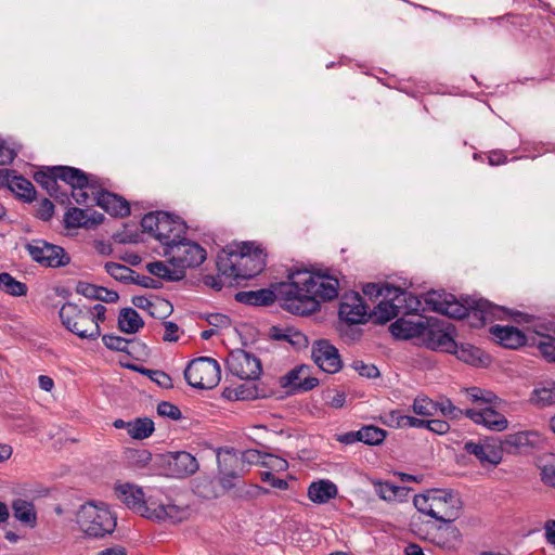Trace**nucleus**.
<instances>
[{
  "label": "nucleus",
  "instance_id": "obj_1",
  "mask_svg": "<svg viewBox=\"0 0 555 555\" xmlns=\"http://www.w3.org/2000/svg\"><path fill=\"white\" fill-rule=\"evenodd\" d=\"M338 287V280L332 275L297 270L288 274V281L274 284L272 289L240 292L236 300L251 306H269L279 300L285 310L305 315L315 312L321 301L336 298Z\"/></svg>",
  "mask_w": 555,
  "mask_h": 555
},
{
  "label": "nucleus",
  "instance_id": "obj_2",
  "mask_svg": "<svg viewBox=\"0 0 555 555\" xmlns=\"http://www.w3.org/2000/svg\"><path fill=\"white\" fill-rule=\"evenodd\" d=\"M398 296L399 298L395 300L402 306L400 313L404 314H413L427 309L450 318L462 319L474 313L475 317H479L482 323L489 322L492 319H503L507 314L504 307L493 305L487 299L475 300L472 306L466 307L451 294L429 292L424 298L425 306H423L422 300L417 296L400 287Z\"/></svg>",
  "mask_w": 555,
  "mask_h": 555
},
{
  "label": "nucleus",
  "instance_id": "obj_3",
  "mask_svg": "<svg viewBox=\"0 0 555 555\" xmlns=\"http://www.w3.org/2000/svg\"><path fill=\"white\" fill-rule=\"evenodd\" d=\"M218 271L221 275L238 283L258 275L266 267L263 249L253 242H244L234 249L223 250L218 255Z\"/></svg>",
  "mask_w": 555,
  "mask_h": 555
},
{
  "label": "nucleus",
  "instance_id": "obj_4",
  "mask_svg": "<svg viewBox=\"0 0 555 555\" xmlns=\"http://www.w3.org/2000/svg\"><path fill=\"white\" fill-rule=\"evenodd\" d=\"M116 496L139 516L150 520H165L166 518L183 520L190 515L188 511L171 503H158L153 499H144L141 487L130 483H116L114 487Z\"/></svg>",
  "mask_w": 555,
  "mask_h": 555
},
{
  "label": "nucleus",
  "instance_id": "obj_5",
  "mask_svg": "<svg viewBox=\"0 0 555 555\" xmlns=\"http://www.w3.org/2000/svg\"><path fill=\"white\" fill-rule=\"evenodd\" d=\"M413 504L421 514L435 520H456L462 508L460 496L447 489H430L416 494Z\"/></svg>",
  "mask_w": 555,
  "mask_h": 555
},
{
  "label": "nucleus",
  "instance_id": "obj_6",
  "mask_svg": "<svg viewBox=\"0 0 555 555\" xmlns=\"http://www.w3.org/2000/svg\"><path fill=\"white\" fill-rule=\"evenodd\" d=\"M144 232L152 234L163 246H171L186 233V225L179 217L165 211L146 214L141 220Z\"/></svg>",
  "mask_w": 555,
  "mask_h": 555
},
{
  "label": "nucleus",
  "instance_id": "obj_7",
  "mask_svg": "<svg viewBox=\"0 0 555 555\" xmlns=\"http://www.w3.org/2000/svg\"><path fill=\"white\" fill-rule=\"evenodd\" d=\"M62 324L73 334L82 339H96L101 335L100 325L93 322L92 313L88 307L66 302L60 309Z\"/></svg>",
  "mask_w": 555,
  "mask_h": 555
},
{
  "label": "nucleus",
  "instance_id": "obj_8",
  "mask_svg": "<svg viewBox=\"0 0 555 555\" xmlns=\"http://www.w3.org/2000/svg\"><path fill=\"white\" fill-rule=\"evenodd\" d=\"M184 377L193 388L211 389L221 378L219 363L208 357L192 360L184 370Z\"/></svg>",
  "mask_w": 555,
  "mask_h": 555
},
{
  "label": "nucleus",
  "instance_id": "obj_9",
  "mask_svg": "<svg viewBox=\"0 0 555 555\" xmlns=\"http://www.w3.org/2000/svg\"><path fill=\"white\" fill-rule=\"evenodd\" d=\"M164 256L168 258L171 267H177L184 272L186 268L202 264L206 259V250L197 243L182 236L178 242L165 248Z\"/></svg>",
  "mask_w": 555,
  "mask_h": 555
},
{
  "label": "nucleus",
  "instance_id": "obj_10",
  "mask_svg": "<svg viewBox=\"0 0 555 555\" xmlns=\"http://www.w3.org/2000/svg\"><path fill=\"white\" fill-rule=\"evenodd\" d=\"M31 259L41 266L49 268L65 267L70 257L64 248L50 244L43 240H33L25 245Z\"/></svg>",
  "mask_w": 555,
  "mask_h": 555
},
{
  "label": "nucleus",
  "instance_id": "obj_11",
  "mask_svg": "<svg viewBox=\"0 0 555 555\" xmlns=\"http://www.w3.org/2000/svg\"><path fill=\"white\" fill-rule=\"evenodd\" d=\"M158 464L166 476L172 478H185L198 470V462L186 451L167 452L158 455Z\"/></svg>",
  "mask_w": 555,
  "mask_h": 555
},
{
  "label": "nucleus",
  "instance_id": "obj_12",
  "mask_svg": "<svg viewBox=\"0 0 555 555\" xmlns=\"http://www.w3.org/2000/svg\"><path fill=\"white\" fill-rule=\"evenodd\" d=\"M227 367L232 375L249 380L259 378L262 372L260 360L242 349H236L229 353Z\"/></svg>",
  "mask_w": 555,
  "mask_h": 555
},
{
  "label": "nucleus",
  "instance_id": "obj_13",
  "mask_svg": "<svg viewBox=\"0 0 555 555\" xmlns=\"http://www.w3.org/2000/svg\"><path fill=\"white\" fill-rule=\"evenodd\" d=\"M238 455L231 450L218 452L219 482L223 490L236 487L242 478Z\"/></svg>",
  "mask_w": 555,
  "mask_h": 555
},
{
  "label": "nucleus",
  "instance_id": "obj_14",
  "mask_svg": "<svg viewBox=\"0 0 555 555\" xmlns=\"http://www.w3.org/2000/svg\"><path fill=\"white\" fill-rule=\"evenodd\" d=\"M311 356L314 363L325 373H337L343 366L337 348L327 340L315 341L312 346Z\"/></svg>",
  "mask_w": 555,
  "mask_h": 555
},
{
  "label": "nucleus",
  "instance_id": "obj_15",
  "mask_svg": "<svg viewBox=\"0 0 555 555\" xmlns=\"http://www.w3.org/2000/svg\"><path fill=\"white\" fill-rule=\"evenodd\" d=\"M339 317L350 324H360L366 321L367 307L358 293L346 294L340 302Z\"/></svg>",
  "mask_w": 555,
  "mask_h": 555
},
{
  "label": "nucleus",
  "instance_id": "obj_16",
  "mask_svg": "<svg viewBox=\"0 0 555 555\" xmlns=\"http://www.w3.org/2000/svg\"><path fill=\"white\" fill-rule=\"evenodd\" d=\"M466 417L475 424L482 425L487 429L494 431H503L508 425L506 417L491 406L466 409Z\"/></svg>",
  "mask_w": 555,
  "mask_h": 555
},
{
  "label": "nucleus",
  "instance_id": "obj_17",
  "mask_svg": "<svg viewBox=\"0 0 555 555\" xmlns=\"http://www.w3.org/2000/svg\"><path fill=\"white\" fill-rule=\"evenodd\" d=\"M464 450L474 455L482 466H495L501 463L503 453L502 448L490 442L467 441Z\"/></svg>",
  "mask_w": 555,
  "mask_h": 555
},
{
  "label": "nucleus",
  "instance_id": "obj_18",
  "mask_svg": "<svg viewBox=\"0 0 555 555\" xmlns=\"http://www.w3.org/2000/svg\"><path fill=\"white\" fill-rule=\"evenodd\" d=\"M430 540L442 547H455L461 543V532L454 522H427Z\"/></svg>",
  "mask_w": 555,
  "mask_h": 555
},
{
  "label": "nucleus",
  "instance_id": "obj_19",
  "mask_svg": "<svg viewBox=\"0 0 555 555\" xmlns=\"http://www.w3.org/2000/svg\"><path fill=\"white\" fill-rule=\"evenodd\" d=\"M426 346L431 350H440L446 352H453L456 341L450 333V327H438L426 324L425 333L423 334Z\"/></svg>",
  "mask_w": 555,
  "mask_h": 555
},
{
  "label": "nucleus",
  "instance_id": "obj_20",
  "mask_svg": "<svg viewBox=\"0 0 555 555\" xmlns=\"http://www.w3.org/2000/svg\"><path fill=\"white\" fill-rule=\"evenodd\" d=\"M104 216L101 212L78 207L69 208L64 216V224L67 229H91L102 223Z\"/></svg>",
  "mask_w": 555,
  "mask_h": 555
},
{
  "label": "nucleus",
  "instance_id": "obj_21",
  "mask_svg": "<svg viewBox=\"0 0 555 555\" xmlns=\"http://www.w3.org/2000/svg\"><path fill=\"white\" fill-rule=\"evenodd\" d=\"M0 180L2 184H7L8 188L20 198L25 202H33L35 199L36 191L33 183L15 173L13 170L0 169Z\"/></svg>",
  "mask_w": 555,
  "mask_h": 555
},
{
  "label": "nucleus",
  "instance_id": "obj_22",
  "mask_svg": "<svg viewBox=\"0 0 555 555\" xmlns=\"http://www.w3.org/2000/svg\"><path fill=\"white\" fill-rule=\"evenodd\" d=\"M284 387L298 391H308L318 386L319 380L310 375V366L299 365L289 371L283 378Z\"/></svg>",
  "mask_w": 555,
  "mask_h": 555
},
{
  "label": "nucleus",
  "instance_id": "obj_23",
  "mask_svg": "<svg viewBox=\"0 0 555 555\" xmlns=\"http://www.w3.org/2000/svg\"><path fill=\"white\" fill-rule=\"evenodd\" d=\"M490 333L505 348L516 349L526 344L525 334L515 326L494 325L490 327Z\"/></svg>",
  "mask_w": 555,
  "mask_h": 555
},
{
  "label": "nucleus",
  "instance_id": "obj_24",
  "mask_svg": "<svg viewBox=\"0 0 555 555\" xmlns=\"http://www.w3.org/2000/svg\"><path fill=\"white\" fill-rule=\"evenodd\" d=\"M95 204L116 217H126L130 214L128 202L111 192H98L95 196Z\"/></svg>",
  "mask_w": 555,
  "mask_h": 555
},
{
  "label": "nucleus",
  "instance_id": "obj_25",
  "mask_svg": "<svg viewBox=\"0 0 555 555\" xmlns=\"http://www.w3.org/2000/svg\"><path fill=\"white\" fill-rule=\"evenodd\" d=\"M78 520H117L118 515L106 503L82 504L76 514Z\"/></svg>",
  "mask_w": 555,
  "mask_h": 555
},
{
  "label": "nucleus",
  "instance_id": "obj_26",
  "mask_svg": "<svg viewBox=\"0 0 555 555\" xmlns=\"http://www.w3.org/2000/svg\"><path fill=\"white\" fill-rule=\"evenodd\" d=\"M529 402L539 409L555 405V382L544 380L538 383L530 393Z\"/></svg>",
  "mask_w": 555,
  "mask_h": 555
},
{
  "label": "nucleus",
  "instance_id": "obj_27",
  "mask_svg": "<svg viewBox=\"0 0 555 555\" xmlns=\"http://www.w3.org/2000/svg\"><path fill=\"white\" fill-rule=\"evenodd\" d=\"M426 323L423 321L414 322L400 318L390 325L391 334L397 338L409 339L412 337L423 336Z\"/></svg>",
  "mask_w": 555,
  "mask_h": 555
},
{
  "label": "nucleus",
  "instance_id": "obj_28",
  "mask_svg": "<svg viewBox=\"0 0 555 555\" xmlns=\"http://www.w3.org/2000/svg\"><path fill=\"white\" fill-rule=\"evenodd\" d=\"M337 493V486L328 479L314 481L308 488L309 499L319 504L328 502L331 499L335 498Z\"/></svg>",
  "mask_w": 555,
  "mask_h": 555
},
{
  "label": "nucleus",
  "instance_id": "obj_29",
  "mask_svg": "<svg viewBox=\"0 0 555 555\" xmlns=\"http://www.w3.org/2000/svg\"><path fill=\"white\" fill-rule=\"evenodd\" d=\"M373 485L376 494L382 500L389 502L404 501L408 498L411 490L408 487L395 486L388 481H376Z\"/></svg>",
  "mask_w": 555,
  "mask_h": 555
},
{
  "label": "nucleus",
  "instance_id": "obj_30",
  "mask_svg": "<svg viewBox=\"0 0 555 555\" xmlns=\"http://www.w3.org/2000/svg\"><path fill=\"white\" fill-rule=\"evenodd\" d=\"M270 336L275 340L287 341L291 346L298 350L308 346L307 336L292 327L279 328L274 326L271 328Z\"/></svg>",
  "mask_w": 555,
  "mask_h": 555
},
{
  "label": "nucleus",
  "instance_id": "obj_31",
  "mask_svg": "<svg viewBox=\"0 0 555 555\" xmlns=\"http://www.w3.org/2000/svg\"><path fill=\"white\" fill-rule=\"evenodd\" d=\"M82 538L90 540L103 539L115 532L117 522H77Z\"/></svg>",
  "mask_w": 555,
  "mask_h": 555
},
{
  "label": "nucleus",
  "instance_id": "obj_32",
  "mask_svg": "<svg viewBox=\"0 0 555 555\" xmlns=\"http://www.w3.org/2000/svg\"><path fill=\"white\" fill-rule=\"evenodd\" d=\"M144 326V321L133 308H124L118 315V327L127 334H135Z\"/></svg>",
  "mask_w": 555,
  "mask_h": 555
},
{
  "label": "nucleus",
  "instance_id": "obj_33",
  "mask_svg": "<svg viewBox=\"0 0 555 555\" xmlns=\"http://www.w3.org/2000/svg\"><path fill=\"white\" fill-rule=\"evenodd\" d=\"M452 353H454L459 360L472 365H482L486 364L488 360V357L485 356L481 349L468 344H462L460 346L455 344Z\"/></svg>",
  "mask_w": 555,
  "mask_h": 555
},
{
  "label": "nucleus",
  "instance_id": "obj_34",
  "mask_svg": "<svg viewBox=\"0 0 555 555\" xmlns=\"http://www.w3.org/2000/svg\"><path fill=\"white\" fill-rule=\"evenodd\" d=\"M540 477L544 485L555 488V454L544 453L537 459Z\"/></svg>",
  "mask_w": 555,
  "mask_h": 555
},
{
  "label": "nucleus",
  "instance_id": "obj_35",
  "mask_svg": "<svg viewBox=\"0 0 555 555\" xmlns=\"http://www.w3.org/2000/svg\"><path fill=\"white\" fill-rule=\"evenodd\" d=\"M147 271L167 281H178L184 278V272L177 267H169L163 261H154L146 264Z\"/></svg>",
  "mask_w": 555,
  "mask_h": 555
},
{
  "label": "nucleus",
  "instance_id": "obj_36",
  "mask_svg": "<svg viewBox=\"0 0 555 555\" xmlns=\"http://www.w3.org/2000/svg\"><path fill=\"white\" fill-rule=\"evenodd\" d=\"M402 306L397 300H382L373 310V318L378 323H386L400 313Z\"/></svg>",
  "mask_w": 555,
  "mask_h": 555
},
{
  "label": "nucleus",
  "instance_id": "obj_37",
  "mask_svg": "<svg viewBox=\"0 0 555 555\" xmlns=\"http://www.w3.org/2000/svg\"><path fill=\"white\" fill-rule=\"evenodd\" d=\"M363 294L370 298L384 297L385 299L399 298V287L389 284L367 283L362 288Z\"/></svg>",
  "mask_w": 555,
  "mask_h": 555
},
{
  "label": "nucleus",
  "instance_id": "obj_38",
  "mask_svg": "<svg viewBox=\"0 0 555 555\" xmlns=\"http://www.w3.org/2000/svg\"><path fill=\"white\" fill-rule=\"evenodd\" d=\"M11 507L16 520H36L37 512L31 501L17 498L12 501Z\"/></svg>",
  "mask_w": 555,
  "mask_h": 555
},
{
  "label": "nucleus",
  "instance_id": "obj_39",
  "mask_svg": "<svg viewBox=\"0 0 555 555\" xmlns=\"http://www.w3.org/2000/svg\"><path fill=\"white\" fill-rule=\"evenodd\" d=\"M154 431V423L147 417H139L129 425V436L137 440L149 438Z\"/></svg>",
  "mask_w": 555,
  "mask_h": 555
},
{
  "label": "nucleus",
  "instance_id": "obj_40",
  "mask_svg": "<svg viewBox=\"0 0 555 555\" xmlns=\"http://www.w3.org/2000/svg\"><path fill=\"white\" fill-rule=\"evenodd\" d=\"M359 436L361 442L369 446H378L385 440L387 431L377 426L367 425L359 429Z\"/></svg>",
  "mask_w": 555,
  "mask_h": 555
},
{
  "label": "nucleus",
  "instance_id": "obj_41",
  "mask_svg": "<svg viewBox=\"0 0 555 555\" xmlns=\"http://www.w3.org/2000/svg\"><path fill=\"white\" fill-rule=\"evenodd\" d=\"M0 288L12 296H23L27 293L26 284L15 280L7 272L0 273Z\"/></svg>",
  "mask_w": 555,
  "mask_h": 555
},
{
  "label": "nucleus",
  "instance_id": "obj_42",
  "mask_svg": "<svg viewBox=\"0 0 555 555\" xmlns=\"http://www.w3.org/2000/svg\"><path fill=\"white\" fill-rule=\"evenodd\" d=\"M105 270L116 281L124 283L134 282V271L125 264L117 262H107L105 264Z\"/></svg>",
  "mask_w": 555,
  "mask_h": 555
},
{
  "label": "nucleus",
  "instance_id": "obj_43",
  "mask_svg": "<svg viewBox=\"0 0 555 555\" xmlns=\"http://www.w3.org/2000/svg\"><path fill=\"white\" fill-rule=\"evenodd\" d=\"M34 179L37 183L42 185L51 196H56L59 177L55 176L54 167L49 168L48 171L36 172Z\"/></svg>",
  "mask_w": 555,
  "mask_h": 555
},
{
  "label": "nucleus",
  "instance_id": "obj_44",
  "mask_svg": "<svg viewBox=\"0 0 555 555\" xmlns=\"http://www.w3.org/2000/svg\"><path fill=\"white\" fill-rule=\"evenodd\" d=\"M224 396L235 400H253L258 397V390L255 385H240L235 388H225Z\"/></svg>",
  "mask_w": 555,
  "mask_h": 555
},
{
  "label": "nucleus",
  "instance_id": "obj_45",
  "mask_svg": "<svg viewBox=\"0 0 555 555\" xmlns=\"http://www.w3.org/2000/svg\"><path fill=\"white\" fill-rule=\"evenodd\" d=\"M438 411L449 420H461L463 416H466V410L454 405L448 398H441L436 401V413Z\"/></svg>",
  "mask_w": 555,
  "mask_h": 555
},
{
  "label": "nucleus",
  "instance_id": "obj_46",
  "mask_svg": "<svg viewBox=\"0 0 555 555\" xmlns=\"http://www.w3.org/2000/svg\"><path fill=\"white\" fill-rule=\"evenodd\" d=\"M412 411L420 416H434L436 414V401L426 396H417L412 403Z\"/></svg>",
  "mask_w": 555,
  "mask_h": 555
},
{
  "label": "nucleus",
  "instance_id": "obj_47",
  "mask_svg": "<svg viewBox=\"0 0 555 555\" xmlns=\"http://www.w3.org/2000/svg\"><path fill=\"white\" fill-rule=\"evenodd\" d=\"M466 393L472 402L479 403L480 406L493 404L498 400V397L492 391L485 390L478 387L467 388Z\"/></svg>",
  "mask_w": 555,
  "mask_h": 555
},
{
  "label": "nucleus",
  "instance_id": "obj_48",
  "mask_svg": "<svg viewBox=\"0 0 555 555\" xmlns=\"http://www.w3.org/2000/svg\"><path fill=\"white\" fill-rule=\"evenodd\" d=\"M405 420L406 415L399 410H391L379 416L380 423L390 428H405Z\"/></svg>",
  "mask_w": 555,
  "mask_h": 555
},
{
  "label": "nucleus",
  "instance_id": "obj_49",
  "mask_svg": "<svg viewBox=\"0 0 555 555\" xmlns=\"http://www.w3.org/2000/svg\"><path fill=\"white\" fill-rule=\"evenodd\" d=\"M127 459L130 465L134 467H145L152 460V454L145 449H132L127 452Z\"/></svg>",
  "mask_w": 555,
  "mask_h": 555
},
{
  "label": "nucleus",
  "instance_id": "obj_50",
  "mask_svg": "<svg viewBox=\"0 0 555 555\" xmlns=\"http://www.w3.org/2000/svg\"><path fill=\"white\" fill-rule=\"evenodd\" d=\"M103 344L111 350L128 352V346L130 340L116 336V335H103Z\"/></svg>",
  "mask_w": 555,
  "mask_h": 555
},
{
  "label": "nucleus",
  "instance_id": "obj_51",
  "mask_svg": "<svg viewBox=\"0 0 555 555\" xmlns=\"http://www.w3.org/2000/svg\"><path fill=\"white\" fill-rule=\"evenodd\" d=\"M261 465L275 472H284L288 468L286 460L272 454H263Z\"/></svg>",
  "mask_w": 555,
  "mask_h": 555
},
{
  "label": "nucleus",
  "instance_id": "obj_52",
  "mask_svg": "<svg viewBox=\"0 0 555 555\" xmlns=\"http://www.w3.org/2000/svg\"><path fill=\"white\" fill-rule=\"evenodd\" d=\"M98 192L95 181L92 180V188L74 189L72 190V196L77 204L82 205L88 203L90 194L95 197Z\"/></svg>",
  "mask_w": 555,
  "mask_h": 555
},
{
  "label": "nucleus",
  "instance_id": "obj_53",
  "mask_svg": "<svg viewBox=\"0 0 555 555\" xmlns=\"http://www.w3.org/2000/svg\"><path fill=\"white\" fill-rule=\"evenodd\" d=\"M100 287L101 286H96L94 284L80 281L77 283L75 291L77 294H79L86 298L96 299L100 296L99 295V292H101Z\"/></svg>",
  "mask_w": 555,
  "mask_h": 555
},
{
  "label": "nucleus",
  "instance_id": "obj_54",
  "mask_svg": "<svg viewBox=\"0 0 555 555\" xmlns=\"http://www.w3.org/2000/svg\"><path fill=\"white\" fill-rule=\"evenodd\" d=\"M157 413L160 416H166L173 421L180 420L182 416L180 409L177 405L167 401H163L158 404Z\"/></svg>",
  "mask_w": 555,
  "mask_h": 555
},
{
  "label": "nucleus",
  "instance_id": "obj_55",
  "mask_svg": "<svg viewBox=\"0 0 555 555\" xmlns=\"http://www.w3.org/2000/svg\"><path fill=\"white\" fill-rule=\"evenodd\" d=\"M37 522H21V526L18 528H16L15 531H12V530H8L5 532V539L9 540L10 542H17L20 539H25L26 538V529L29 528V529H34L35 526H36Z\"/></svg>",
  "mask_w": 555,
  "mask_h": 555
},
{
  "label": "nucleus",
  "instance_id": "obj_56",
  "mask_svg": "<svg viewBox=\"0 0 555 555\" xmlns=\"http://www.w3.org/2000/svg\"><path fill=\"white\" fill-rule=\"evenodd\" d=\"M53 214H54L53 203L48 198L41 199L38 204L36 216L43 221H48L52 218Z\"/></svg>",
  "mask_w": 555,
  "mask_h": 555
},
{
  "label": "nucleus",
  "instance_id": "obj_57",
  "mask_svg": "<svg viewBox=\"0 0 555 555\" xmlns=\"http://www.w3.org/2000/svg\"><path fill=\"white\" fill-rule=\"evenodd\" d=\"M352 366L361 376L367 378L377 377L379 374L378 369L374 364H367L363 361H354Z\"/></svg>",
  "mask_w": 555,
  "mask_h": 555
},
{
  "label": "nucleus",
  "instance_id": "obj_58",
  "mask_svg": "<svg viewBox=\"0 0 555 555\" xmlns=\"http://www.w3.org/2000/svg\"><path fill=\"white\" fill-rule=\"evenodd\" d=\"M93 178L88 176L86 172L77 168V175L73 176V180L70 182L72 190L81 189V188H92Z\"/></svg>",
  "mask_w": 555,
  "mask_h": 555
},
{
  "label": "nucleus",
  "instance_id": "obj_59",
  "mask_svg": "<svg viewBox=\"0 0 555 555\" xmlns=\"http://www.w3.org/2000/svg\"><path fill=\"white\" fill-rule=\"evenodd\" d=\"M172 306L168 300L165 299H156L154 301V307L150 311L152 315L159 314V317L165 318L172 312Z\"/></svg>",
  "mask_w": 555,
  "mask_h": 555
},
{
  "label": "nucleus",
  "instance_id": "obj_60",
  "mask_svg": "<svg viewBox=\"0 0 555 555\" xmlns=\"http://www.w3.org/2000/svg\"><path fill=\"white\" fill-rule=\"evenodd\" d=\"M150 378L163 388H170L172 380L168 374L163 371H146Z\"/></svg>",
  "mask_w": 555,
  "mask_h": 555
},
{
  "label": "nucleus",
  "instance_id": "obj_61",
  "mask_svg": "<svg viewBox=\"0 0 555 555\" xmlns=\"http://www.w3.org/2000/svg\"><path fill=\"white\" fill-rule=\"evenodd\" d=\"M16 152L8 146L5 140L0 137V165H8L14 160Z\"/></svg>",
  "mask_w": 555,
  "mask_h": 555
},
{
  "label": "nucleus",
  "instance_id": "obj_62",
  "mask_svg": "<svg viewBox=\"0 0 555 555\" xmlns=\"http://www.w3.org/2000/svg\"><path fill=\"white\" fill-rule=\"evenodd\" d=\"M54 172L55 176L59 177V180H62L66 184L70 185L73 176L77 175V168L68 166H57L54 167Z\"/></svg>",
  "mask_w": 555,
  "mask_h": 555
},
{
  "label": "nucleus",
  "instance_id": "obj_63",
  "mask_svg": "<svg viewBox=\"0 0 555 555\" xmlns=\"http://www.w3.org/2000/svg\"><path fill=\"white\" fill-rule=\"evenodd\" d=\"M261 480L270 485L272 488L284 490L288 483L286 480L275 477L271 472L261 473Z\"/></svg>",
  "mask_w": 555,
  "mask_h": 555
},
{
  "label": "nucleus",
  "instance_id": "obj_64",
  "mask_svg": "<svg viewBox=\"0 0 555 555\" xmlns=\"http://www.w3.org/2000/svg\"><path fill=\"white\" fill-rule=\"evenodd\" d=\"M206 321L214 327H228L231 324L230 318L222 313H210L206 317Z\"/></svg>",
  "mask_w": 555,
  "mask_h": 555
}]
</instances>
